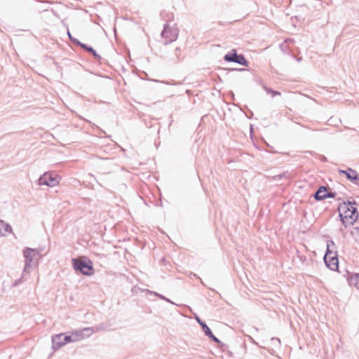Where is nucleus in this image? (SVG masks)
Instances as JSON below:
<instances>
[{
  "mask_svg": "<svg viewBox=\"0 0 359 359\" xmlns=\"http://www.w3.org/2000/svg\"><path fill=\"white\" fill-rule=\"evenodd\" d=\"M347 280L350 286H355L359 290V273L351 276Z\"/></svg>",
  "mask_w": 359,
  "mask_h": 359,
  "instance_id": "12",
  "label": "nucleus"
},
{
  "mask_svg": "<svg viewBox=\"0 0 359 359\" xmlns=\"http://www.w3.org/2000/svg\"><path fill=\"white\" fill-rule=\"evenodd\" d=\"M206 336L211 339L214 342H215L219 347L223 348L225 346V344L222 341H220L212 334V331H210V333H208Z\"/></svg>",
  "mask_w": 359,
  "mask_h": 359,
  "instance_id": "18",
  "label": "nucleus"
},
{
  "mask_svg": "<svg viewBox=\"0 0 359 359\" xmlns=\"http://www.w3.org/2000/svg\"><path fill=\"white\" fill-rule=\"evenodd\" d=\"M285 42L286 43H293V42H294V39H288L285 40Z\"/></svg>",
  "mask_w": 359,
  "mask_h": 359,
  "instance_id": "32",
  "label": "nucleus"
},
{
  "mask_svg": "<svg viewBox=\"0 0 359 359\" xmlns=\"http://www.w3.org/2000/svg\"><path fill=\"white\" fill-rule=\"evenodd\" d=\"M280 48L284 53H287L288 51L287 43L285 41L280 45Z\"/></svg>",
  "mask_w": 359,
  "mask_h": 359,
  "instance_id": "25",
  "label": "nucleus"
},
{
  "mask_svg": "<svg viewBox=\"0 0 359 359\" xmlns=\"http://www.w3.org/2000/svg\"><path fill=\"white\" fill-rule=\"evenodd\" d=\"M69 39L71 40V41H72L73 43H74V44H76V45H77V46H80L81 48H82V45H85V44H86V43H81V41H79L77 39L73 38L72 36H70V39Z\"/></svg>",
  "mask_w": 359,
  "mask_h": 359,
  "instance_id": "24",
  "label": "nucleus"
},
{
  "mask_svg": "<svg viewBox=\"0 0 359 359\" xmlns=\"http://www.w3.org/2000/svg\"><path fill=\"white\" fill-rule=\"evenodd\" d=\"M82 48L87 52L91 53L97 60H100L101 56L97 53V52L91 47L88 46L87 44L82 45Z\"/></svg>",
  "mask_w": 359,
  "mask_h": 359,
  "instance_id": "16",
  "label": "nucleus"
},
{
  "mask_svg": "<svg viewBox=\"0 0 359 359\" xmlns=\"http://www.w3.org/2000/svg\"><path fill=\"white\" fill-rule=\"evenodd\" d=\"M355 230L359 234V226L355 227Z\"/></svg>",
  "mask_w": 359,
  "mask_h": 359,
  "instance_id": "34",
  "label": "nucleus"
},
{
  "mask_svg": "<svg viewBox=\"0 0 359 359\" xmlns=\"http://www.w3.org/2000/svg\"><path fill=\"white\" fill-rule=\"evenodd\" d=\"M272 96L274 97L276 95H280V93L279 91H277V90H273L272 93H271Z\"/></svg>",
  "mask_w": 359,
  "mask_h": 359,
  "instance_id": "31",
  "label": "nucleus"
},
{
  "mask_svg": "<svg viewBox=\"0 0 359 359\" xmlns=\"http://www.w3.org/2000/svg\"><path fill=\"white\" fill-rule=\"evenodd\" d=\"M263 88L264 89V90L268 93V94H271L272 92H273V89L270 88H268L267 86H263Z\"/></svg>",
  "mask_w": 359,
  "mask_h": 359,
  "instance_id": "27",
  "label": "nucleus"
},
{
  "mask_svg": "<svg viewBox=\"0 0 359 359\" xmlns=\"http://www.w3.org/2000/svg\"><path fill=\"white\" fill-rule=\"evenodd\" d=\"M59 183L57 177L52 173L45 172L38 179L39 185L54 187Z\"/></svg>",
  "mask_w": 359,
  "mask_h": 359,
  "instance_id": "7",
  "label": "nucleus"
},
{
  "mask_svg": "<svg viewBox=\"0 0 359 359\" xmlns=\"http://www.w3.org/2000/svg\"><path fill=\"white\" fill-rule=\"evenodd\" d=\"M337 196V193L334 191H326L325 194H323L324 199L325 198H334Z\"/></svg>",
  "mask_w": 359,
  "mask_h": 359,
  "instance_id": "21",
  "label": "nucleus"
},
{
  "mask_svg": "<svg viewBox=\"0 0 359 359\" xmlns=\"http://www.w3.org/2000/svg\"><path fill=\"white\" fill-rule=\"evenodd\" d=\"M64 345L63 333L56 334L52 337V346L54 350L59 349Z\"/></svg>",
  "mask_w": 359,
  "mask_h": 359,
  "instance_id": "9",
  "label": "nucleus"
},
{
  "mask_svg": "<svg viewBox=\"0 0 359 359\" xmlns=\"http://www.w3.org/2000/svg\"><path fill=\"white\" fill-rule=\"evenodd\" d=\"M324 262L327 268L332 271L339 269V260L335 243L332 241L327 243V250L324 255Z\"/></svg>",
  "mask_w": 359,
  "mask_h": 359,
  "instance_id": "3",
  "label": "nucleus"
},
{
  "mask_svg": "<svg viewBox=\"0 0 359 359\" xmlns=\"http://www.w3.org/2000/svg\"><path fill=\"white\" fill-rule=\"evenodd\" d=\"M291 174L288 172V171H286V172H284L281 174H279V175H274L273 177V179L275 180V181H278V180H280L283 178H285L287 180H290L291 179Z\"/></svg>",
  "mask_w": 359,
  "mask_h": 359,
  "instance_id": "19",
  "label": "nucleus"
},
{
  "mask_svg": "<svg viewBox=\"0 0 359 359\" xmlns=\"http://www.w3.org/2000/svg\"><path fill=\"white\" fill-rule=\"evenodd\" d=\"M196 320L198 323V324L201 325V327L205 335L208 333H210L211 330L204 321H203L198 316L196 317Z\"/></svg>",
  "mask_w": 359,
  "mask_h": 359,
  "instance_id": "15",
  "label": "nucleus"
},
{
  "mask_svg": "<svg viewBox=\"0 0 359 359\" xmlns=\"http://www.w3.org/2000/svg\"><path fill=\"white\" fill-rule=\"evenodd\" d=\"M206 336L211 339L214 342H215L219 347L223 348L225 346V344L222 341H220L212 334V331H210V333H208Z\"/></svg>",
  "mask_w": 359,
  "mask_h": 359,
  "instance_id": "17",
  "label": "nucleus"
},
{
  "mask_svg": "<svg viewBox=\"0 0 359 359\" xmlns=\"http://www.w3.org/2000/svg\"><path fill=\"white\" fill-rule=\"evenodd\" d=\"M175 55H176V60L177 61H179L180 59V56H179V54L181 52V48L180 47H177L175 50Z\"/></svg>",
  "mask_w": 359,
  "mask_h": 359,
  "instance_id": "26",
  "label": "nucleus"
},
{
  "mask_svg": "<svg viewBox=\"0 0 359 359\" xmlns=\"http://www.w3.org/2000/svg\"><path fill=\"white\" fill-rule=\"evenodd\" d=\"M72 262L73 268L76 272L88 276L93 273V262L89 259L73 258Z\"/></svg>",
  "mask_w": 359,
  "mask_h": 359,
  "instance_id": "5",
  "label": "nucleus"
},
{
  "mask_svg": "<svg viewBox=\"0 0 359 359\" xmlns=\"http://www.w3.org/2000/svg\"><path fill=\"white\" fill-rule=\"evenodd\" d=\"M25 257V266L23 273L29 272L30 269L34 268L38 264V260L41 257L39 250L36 248L26 247L23 250Z\"/></svg>",
  "mask_w": 359,
  "mask_h": 359,
  "instance_id": "4",
  "label": "nucleus"
},
{
  "mask_svg": "<svg viewBox=\"0 0 359 359\" xmlns=\"http://www.w3.org/2000/svg\"><path fill=\"white\" fill-rule=\"evenodd\" d=\"M245 69L240 68V69H232L231 71H245Z\"/></svg>",
  "mask_w": 359,
  "mask_h": 359,
  "instance_id": "33",
  "label": "nucleus"
},
{
  "mask_svg": "<svg viewBox=\"0 0 359 359\" xmlns=\"http://www.w3.org/2000/svg\"><path fill=\"white\" fill-rule=\"evenodd\" d=\"M69 39L71 40V41H72L73 43H74V44H76V45H77V46H80L81 48H82V45H85V44H86V43H81V41H79L77 39L73 38L72 36H70V39Z\"/></svg>",
  "mask_w": 359,
  "mask_h": 359,
  "instance_id": "22",
  "label": "nucleus"
},
{
  "mask_svg": "<svg viewBox=\"0 0 359 359\" xmlns=\"http://www.w3.org/2000/svg\"><path fill=\"white\" fill-rule=\"evenodd\" d=\"M326 191H327L326 187H325V186L320 187L313 196L314 198L318 201L324 200L323 194H325Z\"/></svg>",
  "mask_w": 359,
  "mask_h": 359,
  "instance_id": "13",
  "label": "nucleus"
},
{
  "mask_svg": "<svg viewBox=\"0 0 359 359\" xmlns=\"http://www.w3.org/2000/svg\"><path fill=\"white\" fill-rule=\"evenodd\" d=\"M22 278L17 279V280L14 282V283H13V286H14V287H17L18 285H19L22 283Z\"/></svg>",
  "mask_w": 359,
  "mask_h": 359,
  "instance_id": "28",
  "label": "nucleus"
},
{
  "mask_svg": "<svg viewBox=\"0 0 359 359\" xmlns=\"http://www.w3.org/2000/svg\"><path fill=\"white\" fill-rule=\"evenodd\" d=\"M338 172L339 174L346 175L347 180L359 186V175L356 170L348 168L347 170L339 169Z\"/></svg>",
  "mask_w": 359,
  "mask_h": 359,
  "instance_id": "8",
  "label": "nucleus"
},
{
  "mask_svg": "<svg viewBox=\"0 0 359 359\" xmlns=\"http://www.w3.org/2000/svg\"><path fill=\"white\" fill-rule=\"evenodd\" d=\"M94 332V330L92 327H86L81 330H76V334L79 337V339L81 340L86 337H89Z\"/></svg>",
  "mask_w": 359,
  "mask_h": 359,
  "instance_id": "10",
  "label": "nucleus"
},
{
  "mask_svg": "<svg viewBox=\"0 0 359 359\" xmlns=\"http://www.w3.org/2000/svg\"><path fill=\"white\" fill-rule=\"evenodd\" d=\"M67 34H68L69 38L70 39V36H72V35L69 31L67 32Z\"/></svg>",
  "mask_w": 359,
  "mask_h": 359,
  "instance_id": "35",
  "label": "nucleus"
},
{
  "mask_svg": "<svg viewBox=\"0 0 359 359\" xmlns=\"http://www.w3.org/2000/svg\"><path fill=\"white\" fill-rule=\"evenodd\" d=\"M69 39L71 40V41H72L73 43H74V44H76V45H77V46H80L81 48H82V45H85V44H86V43H81V41H79L77 39L73 38L72 36H70V39Z\"/></svg>",
  "mask_w": 359,
  "mask_h": 359,
  "instance_id": "23",
  "label": "nucleus"
},
{
  "mask_svg": "<svg viewBox=\"0 0 359 359\" xmlns=\"http://www.w3.org/2000/svg\"><path fill=\"white\" fill-rule=\"evenodd\" d=\"M231 95H232L233 98H234V94L233 92H231Z\"/></svg>",
  "mask_w": 359,
  "mask_h": 359,
  "instance_id": "36",
  "label": "nucleus"
},
{
  "mask_svg": "<svg viewBox=\"0 0 359 359\" xmlns=\"http://www.w3.org/2000/svg\"><path fill=\"white\" fill-rule=\"evenodd\" d=\"M168 19L163 25V29L161 33V37L165 40L164 45L170 44L175 41L179 36V29L176 27V24L170 26L169 22L172 21L174 18L173 13L168 14Z\"/></svg>",
  "mask_w": 359,
  "mask_h": 359,
  "instance_id": "2",
  "label": "nucleus"
},
{
  "mask_svg": "<svg viewBox=\"0 0 359 359\" xmlns=\"http://www.w3.org/2000/svg\"><path fill=\"white\" fill-rule=\"evenodd\" d=\"M355 201H348L341 203L338 207L341 223L345 227L353 225L358 218L359 213Z\"/></svg>",
  "mask_w": 359,
  "mask_h": 359,
  "instance_id": "1",
  "label": "nucleus"
},
{
  "mask_svg": "<svg viewBox=\"0 0 359 359\" xmlns=\"http://www.w3.org/2000/svg\"><path fill=\"white\" fill-rule=\"evenodd\" d=\"M271 341H274L275 343H277L278 346L280 345V340L278 338L273 337L271 338Z\"/></svg>",
  "mask_w": 359,
  "mask_h": 359,
  "instance_id": "30",
  "label": "nucleus"
},
{
  "mask_svg": "<svg viewBox=\"0 0 359 359\" xmlns=\"http://www.w3.org/2000/svg\"><path fill=\"white\" fill-rule=\"evenodd\" d=\"M150 293H152L154 294L155 296L159 297L160 299H163V300H165L167 302H169L172 304H175V303L173 302H172L170 299H168L167 297H165V296L159 294V293H157L156 292H151V291H149Z\"/></svg>",
  "mask_w": 359,
  "mask_h": 359,
  "instance_id": "20",
  "label": "nucleus"
},
{
  "mask_svg": "<svg viewBox=\"0 0 359 359\" xmlns=\"http://www.w3.org/2000/svg\"><path fill=\"white\" fill-rule=\"evenodd\" d=\"M224 60L229 62H235L238 65L248 67L249 62L245 59L243 54H238L236 49H232L228 52L224 57Z\"/></svg>",
  "mask_w": 359,
  "mask_h": 359,
  "instance_id": "6",
  "label": "nucleus"
},
{
  "mask_svg": "<svg viewBox=\"0 0 359 359\" xmlns=\"http://www.w3.org/2000/svg\"><path fill=\"white\" fill-rule=\"evenodd\" d=\"M105 329V326L104 324H100L96 327L97 331L104 330Z\"/></svg>",
  "mask_w": 359,
  "mask_h": 359,
  "instance_id": "29",
  "label": "nucleus"
},
{
  "mask_svg": "<svg viewBox=\"0 0 359 359\" xmlns=\"http://www.w3.org/2000/svg\"><path fill=\"white\" fill-rule=\"evenodd\" d=\"M12 231L11 226L6 223L4 220L0 219V236H4L6 233Z\"/></svg>",
  "mask_w": 359,
  "mask_h": 359,
  "instance_id": "11",
  "label": "nucleus"
},
{
  "mask_svg": "<svg viewBox=\"0 0 359 359\" xmlns=\"http://www.w3.org/2000/svg\"><path fill=\"white\" fill-rule=\"evenodd\" d=\"M63 339L65 342V345L69 342H74L76 341H79V337H77V334H76V331L72 332L70 335H65L63 334Z\"/></svg>",
  "mask_w": 359,
  "mask_h": 359,
  "instance_id": "14",
  "label": "nucleus"
}]
</instances>
